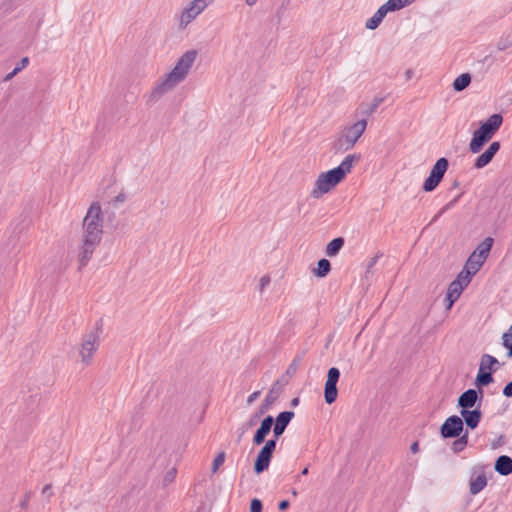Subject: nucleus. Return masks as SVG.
I'll use <instances>...</instances> for the list:
<instances>
[{
  "label": "nucleus",
  "mask_w": 512,
  "mask_h": 512,
  "mask_svg": "<svg viewBox=\"0 0 512 512\" xmlns=\"http://www.w3.org/2000/svg\"><path fill=\"white\" fill-rule=\"evenodd\" d=\"M291 493H292V495H293L294 497H295V496H297V491H296L295 489H292V490H291Z\"/></svg>",
  "instance_id": "54"
},
{
  "label": "nucleus",
  "mask_w": 512,
  "mask_h": 512,
  "mask_svg": "<svg viewBox=\"0 0 512 512\" xmlns=\"http://www.w3.org/2000/svg\"><path fill=\"white\" fill-rule=\"evenodd\" d=\"M100 333L101 330L99 328H95L83 337L79 355L81 357V362L85 366L92 363L93 355L100 346Z\"/></svg>",
  "instance_id": "7"
},
{
  "label": "nucleus",
  "mask_w": 512,
  "mask_h": 512,
  "mask_svg": "<svg viewBox=\"0 0 512 512\" xmlns=\"http://www.w3.org/2000/svg\"><path fill=\"white\" fill-rule=\"evenodd\" d=\"M473 275L468 274V270L460 272L454 281H458L461 287L464 289L471 281Z\"/></svg>",
  "instance_id": "30"
},
{
  "label": "nucleus",
  "mask_w": 512,
  "mask_h": 512,
  "mask_svg": "<svg viewBox=\"0 0 512 512\" xmlns=\"http://www.w3.org/2000/svg\"><path fill=\"white\" fill-rule=\"evenodd\" d=\"M505 338L512 341V325L510 326L509 330L502 335V340Z\"/></svg>",
  "instance_id": "44"
},
{
  "label": "nucleus",
  "mask_w": 512,
  "mask_h": 512,
  "mask_svg": "<svg viewBox=\"0 0 512 512\" xmlns=\"http://www.w3.org/2000/svg\"><path fill=\"white\" fill-rule=\"evenodd\" d=\"M384 101L383 97H375L372 102L367 106V109L363 112L367 116L372 115L377 108L381 105V103Z\"/></svg>",
  "instance_id": "29"
},
{
  "label": "nucleus",
  "mask_w": 512,
  "mask_h": 512,
  "mask_svg": "<svg viewBox=\"0 0 512 512\" xmlns=\"http://www.w3.org/2000/svg\"><path fill=\"white\" fill-rule=\"evenodd\" d=\"M308 471H309V468L308 467H304L300 474H298L296 477H299V476H306L308 474Z\"/></svg>",
  "instance_id": "48"
},
{
  "label": "nucleus",
  "mask_w": 512,
  "mask_h": 512,
  "mask_svg": "<svg viewBox=\"0 0 512 512\" xmlns=\"http://www.w3.org/2000/svg\"><path fill=\"white\" fill-rule=\"evenodd\" d=\"M493 238L492 237H486L476 248V250L472 253L476 255L477 257H481L482 259L486 260L489 252L491 250V247L493 245Z\"/></svg>",
  "instance_id": "20"
},
{
  "label": "nucleus",
  "mask_w": 512,
  "mask_h": 512,
  "mask_svg": "<svg viewBox=\"0 0 512 512\" xmlns=\"http://www.w3.org/2000/svg\"><path fill=\"white\" fill-rule=\"evenodd\" d=\"M260 396V391H255L252 394H250L247 398V404H252L258 397Z\"/></svg>",
  "instance_id": "41"
},
{
  "label": "nucleus",
  "mask_w": 512,
  "mask_h": 512,
  "mask_svg": "<svg viewBox=\"0 0 512 512\" xmlns=\"http://www.w3.org/2000/svg\"><path fill=\"white\" fill-rule=\"evenodd\" d=\"M344 246V239L342 237L334 238L326 246V255L329 257L336 256L341 248Z\"/></svg>",
  "instance_id": "24"
},
{
  "label": "nucleus",
  "mask_w": 512,
  "mask_h": 512,
  "mask_svg": "<svg viewBox=\"0 0 512 512\" xmlns=\"http://www.w3.org/2000/svg\"><path fill=\"white\" fill-rule=\"evenodd\" d=\"M331 270V264L327 259H320L317 263V269L314 271L318 277H325Z\"/></svg>",
  "instance_id": "27"
},
{
  "label": "nucleus",
  "mask_w": 512,
  "mask_h": 512,
  "mask_svg": "<svg viewBox=\"0 0 512 512\" xmlns=\"http://www.w3.org/2000/svg\"><path fill=\"white\" fill-rule=\"evenodd\" d=\"M290 0H287V2H289Z\"/></svg>",
  "instance_id": "59"
},
{
  "label": "nucleus",
  "mask_w": 512,
  "mask_h": 512,
  "mask_svg": "<svg viewBox=\"0 0 512 512\" xmlns=\"http://www.w3.org/2000/svg\"><path fill=\"white\" fill-rule=\"evenodd\" d=\"M479 400V393L475 389L464 391L458 398V406L461 410L471 409Z\"/></svg>",
  "instance_id": "15"
},
{
  "label": "nucleus",
  "mask_w": 512,
  "mask_h": 512,
  "mask_svg": "<svg viewBox=\"0 0 512 512\" xmlns=\"http://www.w3.org/2000/svg\"><path fill=\"white\" fill-rule=\"evenodd\" d=\"M262 502L259 499H253L250 505V512H261Z\"/></svg>",
  "instance_id": "37"
},
{
  "label": "nucleus",
  "mask_w": 512,
  "mask_h": 512,
  "mask_svg": "<svg viewBox=\"0 0 512 512\" xmlns=\"http://www.w3.org/2000/svg\"><path fill=\"white\" fill-rule=\"evenodd\" d=\"M449 162L445 157L439 158L433 165L429 176L423 183V190L425 192H431L436 189L439 183L442 181L447 169Z\"/></svg>",
  "instance_id": "8"
},
{
  "label": "nucleus",
  "mask_w": 512,
  "mask_h": 512,
  "mask_svg": "<svg viewBox=\"0 0 512 512\" xmlns=\"http://www.w3.org/2000/svg\"><path fill=\"white\" fill-rule=\"evenodd\" d=\"M276 444L277 440L269 439L261 448L254 463L256 473H261L269 467L272 455L276 449Z\"/></svg>",
  "instance_id": "9"
},
{
  "label": "nucleus",
  "mask_w": 512,
  "mask_h": 512,
  "mask_svg": "<svg viewBox=\"0 0 512 512\" xmlns=\"http://www.w3.org/2000/svg\"><path fill=\"white\" fill-rule=\"evenodd\" d=\"M294 364H295V361L292 364H290L291 369H294Z\"/></svg>",
  "instance_id": "56"
},
{
  "label": "nucleus",
  "mask_w": 512,
  "mask_h": 512,
  "mask_svg": "<svg viewBox=\"0 0 512 512\" xmlns=\"http://www.w3.org/2000/svg\"><path fill=\"white\" fill-rule=\"evenodd\" d=\"M278 393L275 392L274 388H272L269 393L267 394L263 404L261 405L260 414H263L269 406L274 403V401L277 399Z\"/></svg>",
  "instance_id": "28"
},
{
  "label": "nucleus",
  "mask_w": 512,
  "mask_h": 512,
  "mask_svg": "<svg viewBox=\"0 0 512 512\" xmlns=\"http://www.w3.org/2000/svg\"><path fill=\"white\" fill-rule=\"evenodd\" d=\"M124 200H125V195L122 193L115 197V201H117V202H123Z\"/></svg>",
  "instance_id": "49"
},
{
  "label": "nucleus",
  "mask_w": 512,
  "mask_h": 512,
  "mask_svg": "<svg viewBox=\"0 0 512 512\" xmlns=\"http://www.w3.org/2000/svg\"><path fill=\"white\" fill-rule=\"evenodd\" d=\"M457 202V198L451 200L450 202H448L439 212L438 214L434 217L433 221H435L436 219H438L443 213H445L447 210H449L450 208H452L455 203Z\"/></svg>",
  "instance_id": "36"
},
{
  "label": "nucleus",
  "mask_w": 512,
  "mask_h": 512,
  "mask_svg": "<svg viewBox=\"0 0 512 512\" xmlns=\"http://www.w3.org/2000/svg\"><path fill=\"white\" fill-rule=\"evenodd\" d=\"M479 393L481 394V396H479V399H482V391L480 390Z\"/></svg>",
  "instance_id": "58"
},
{
  "label": "nucleus",
  "mask_w": 512,
  "mask_h": 512,
  "mask_svg": "<svg viewBox=\"0 0 512 512\" xmlns=\"http://www.w3.org/2000/svg\"><path fill=\"white\" fill-rule=\"evenodd\" d=\"M260 415H261V414H260V412H259V413H256L253 417H251V419H250V420H249V422H248V427H252V426H254V425L257 423L258 418H259V416H260Z\"/></svg>",
  "instance_id": "42"
},
{
  "label": "nucleus",
  "mask_w": 512,
  "mask_h": 512,
  "mask_svg": "<svg viewBox=\"0 0 512 512\" xmlns=\"http://www.w3.org/2000/svg\"><path fill=\"white\" fill-rule=\"evenodd\" d=\"M190 5L197 9V11L202 12L209 3H206L204 0H193L190 2Z\"/></svg>",
  "instance_id": "35"
},
{
  "label": "nucleus",
  "mask_w": 512,
  "mask_h": 512,
  "mask_svg": "<svg viewBox=\"0 0 512 512\" xmlns=\"http://www.w3.org/2000/svg\"><path fill=\"white\" fill-rule=\"evenodd\" d=\"M492 372L486 371L484 367L479 365L478 374L475 379V384L478 387H484L493 382Z\"/></svg>",
  "instance_id": "22"
},
{
  "label": "nucleus",
  "mask_w": 512,
  "mask_h": 512,
  "mask_svg": "<svg viewBox=\"0 0 512 512\" xmlns=\"http://www.w3.org/2000/svg\"><path fill=\"white\" fill-rule=\"evenodd\" d=\"M487 482H470V493L472 495L478 494L480 491L484 489Z\"/></svg>",
  "instance_id": "32"
},
{
  "label": "nucleus",
  "mask_w": 512,
  "mask_h": 512,
  "mask_svg": "<svg viewBox=\"0 0 512 512\" xmlns=\"http://www.w3.org/2000/svg\"><path fill=\"white\" fill-rule=\"evenodd\" d=\"M51 485H46L43 490H42V494L43 495H47V497H49L51 495Z\"/></svg>",
  "instance_id": "46"
},
{
  "label": "nucleus",
  "mask_w": 512,
  "mask_h": 512,
  "mask_svg": "<svg viewBox=\"0 0 512 512\" xmlns=\"http://www.w3.org/2000/svg\"><path fill=\"white\" fill-rule=\"evenodd\" d=\"M360 159V154H349L337 167L321 173L315 181L314 188L311 191V196L318 199L325 193H328L332 188L340 183L348 173L351 172L353 163L360 161Z\"/></svg>",
  "instance_id": "3"
},
{
  "label": "nucleus",
  "mask_w": 512,
  "mask_h": 512,
  "mask_svg": "<svg viewBox=\"0 0 512 512\" xmlns=\"http://www.w3.org/2000/svg\"><path fill=\"white\" fill-rule=\"evenodd\" d=\"M467 435H464L457 439L452 446L453 451L459 452L464 449V447L467 445Z\"/></svg>",
  "instance_id": "31"
},
{
  "label": "nucleus",
  "mask_w": 512,
  "mask_h": 512,
  "mask_svg": "<svg viewBox=\"0 0 512 512\" xmlns=\"http://www.w3.org/2000/svg\"><path fill=\"white\" fill-rule=\"evenodd\" d=\"M493 475V470L490 465H478L473 468L470 480H488Z\"/></svg>",
  "instance_id": "19"
},
{
  "label": "nucleus",
  "mask_w": 512,
  "mask_h": 512,
  "mask_svg": "<svg viewBox=\"0 0 512 512\" xmlns=\"http://www.w3.org/2000/svg\"><path fill=\"white\" fill-rule=\"evenodd\" d=\"M410 451L412 453H417L419 451V443L417 441L413 442L410 446Z\"/></svg>",
  "instance_id": "45"
},
{
  "label": "nucleus",
  "mask_w": 512,
  "mask_h": 512,
  "mask_svg": "<svg viewBox=\"0 0 512 512\" xmlns=\"http://www.w3.org/2000/svg\"><path fill=\"white\" fill-rule=\"evenodd\" d=\"M503 123L501 114L495 113L491 115L480 127L474 131L469 144L472 153H478L482 147L492 139Z\"/></svg>",
  "instance_id": "5"
},
{
  "label": "nucleus",
  "mask_w": 512,
  "mask_h": 512,
  "mask_svg": "<svg viewBox=\"0 0 512 512\" xmlns=\"http://www.w3.org/2000/svg\"><path fill=\"white\" fill-rule=\"evenodd\" d=\"M293 411H283L278 414L273 427V438L278 441L279 437L284 433L288 424L294 417Z\"/></svg>",
  "instance_id": "12"
},
{
  "label": "nucleus",
  "mask_w": 512,
  "mask_h": 512,
  "mask_svg": "<svg viewBox=\"0 0 512 512\" xmlns=\"http://www.w3.org/2000/svg\"><path fill=\"white\" fill-rule=\"evenodd\" d=\"M499 149L500 143L498 141L492 142L490 146L475 159L474 168L482 169L488 165L492 161L495 154L499 151Z\"/></svg>",
  "instance_id": "13"
},
{
  "label": "nucleus",
  "mask_w": 512,
  "mask_h": 512,
  "mask_svg": "<svg viewBox=\"0 0 512 512\" xmlns=\"http://www.w3.org/2000/svg\"><path fill=\"white\" fill-rule=\"evenodd\" d=\"M197 57L196 50L185 52L177 61L174 68L165 74L146 95L147 104H155L165 94L173 90L179 83L184 81Z\"/></svg>",
  "instance_id": "2"
},
{
  "label": "nucleus",
  "mask_w": 512,
  "mask_h": 512,
  "mask_svg": "<svg viewBox=\"0 0 512 512\" xmlns=\"http://www.w3.org/2000/svg\"><path fill=\"white\" fill-rule=\"evenodd\" d=\"M463 288L458 281H452L447 290L445 301L447 302V309H450L453 304L459 299L463 292Z\"/></svg>",
  "instance_id": "17"
},
{
  "label": "nucleus",
  "mask_w": 512,
  "mask_h": 512,
  "mask_svg": "<svg viewBox=\"0 0 512 512\" xmlns=\"http://www.w3.org/2000/svg\"><path fill=\"white\" fill-rule=\"evenodd\" d=\"M168 477L174 478L175 477V469H172L168 472Z\"/></svg>",
  "instance_id": "52"
},
{
  "label": "nucleus",
  "mask_w": 512,
  "mask_h": 512,
  "mask_svg": "<svg viewBox=\"0 0 512 512\" xmlns=\"http://www.w3.org/2000/svg\"><path fill=\"white\" fill-rule=\"evenodd\" d=\"M294 364H295V361L292 364H290L291 369H294Z\"/></svg>",
  "instance_id": "57"
},
{
  "label": "nucleus",
  "mask_w": 512,
  "mask_h": 512,
  "mask_svg": "<svg viewBox=\"0 0 512 512\" xmlns=\"http://www.w3.org/2000/svg\"><path fill=\"white\" fill-rule=\"evenodd\" d=\"M486 260L481 257H477L474 254H471L465 264V270H468V274L475 275Z\"/></svg>",
  "instance_id": "21"
},
{
  "label": "nucleus",
  "mask_w": 512,
  "mask_h": 512,
  "mask_svg": "<svg viewBox=\"0 0 512 512\" xmlns=\"http://www.w3.org/2000/svg\"><path fill=\"white\" fill-rule=\"evenodd\" d=\"M503 395L507 398L512 397V381L507 383L503 389Z\"/></svg>",
  "instance_id": "40"
},
{
  "label": "nucleus",
  "mask_w": 512,
  "mask_h": 512,
  "mask_svg": "<svg viewBox=\"0 0 512 512\" xmlns=\"http://www.w3.org/2000/svg\"><path fill=\"white\" fill-rule=\"evenodd\" d=\"M498 360L489 354H484L481 358L480 366L484 367L486 371L495 372L497 370Z\"/></svg>",
  "instance_id": "25"
},
{
  "label": "nucleus",
  "mask_w": 512,
  "mask_h": 512,
  "mask_svg": "<svg viewBox=\"0 0 512 512\" xmlns=\"http://www.w3.org/2000/svg\"><path fill=\"white\" fill-rule=\"evenodd\" d=\"M471 82V76L470 74L468 73H464V74H461L459 75L453 82V89L455 91H462L464 90L466 87H468V85L470 84Z\"/></svg>",
  "instance_id": "26"
},
{
  "label": "nucleus",
  "mask_w": 512,
  "mask_h": 512,
  "mask_svg": "<svg viewBox=\"0 0 512 512\" xmlns=\"http://www.w3.org/2000/svg\"><path fill=\"white\" fill-rule=\"evenodd\" d=\"M83 238L79 254L80 269L87 265L103 235V214L99 202H93L83 219Z\"/></svg>",
  "instance_id": "1"
},
{
  "label": "nucleus",
  "mask_w": 512,
  "mask_h": 512,
  "mask_svg": "<svg viewBox=\"0 0 512 512\" xmlns=\"http://www.w3.org/2000/svg\"><path fill=\"white\" fill-rule=\"evenodd\" d=\"M257 1H258V0H245V3H246L248 6L252 7V6H254V5L257 3Z\"/></svg>",
  "instance_id": "50"
},
{
  "label": "nucleus",
  "mask_w": 512,
  "mask_h": 512,
  "mask_svg": "<svg viewBox=\"0 0 512 512\" xmlns=\"http://www.w3.org/2000/svg\"><path fill=\"white\" fill-rule=\"evenodd\" d=\"M274 423V418L270 415L265 417L260 427L256 430L254 437H253V443L255 445H260L265 441L266 436L270 433L272 426Z\"/></svg>",
  "instance_id": "14"
},
{
  "label": "nucleus",
  "mask_w": 512,
  "mask_h": 512,
  "mask_svg": "<svg viewBox=\"0 0 512 512\" xmlns=\"http://www.w3.org/2000/svg\"><path fill=\"white\" fill-rule=\"evenodd\" d=\"M271 282V278L269 275H264L260 278V281H259V291L262 293L264 292V290L266 289V287L269 286Z\"/></svg>",
  "instance_id": "34"
},
{
  "label": "nucleus",
  "mask_w": 512,
  "mask_h": 512,
  "mask_svg": "<svg viewBox=\"0 0 512 512\" xmlns=\"http://www.w3.org/2000/svg\"><path fill=\"white\" fill-rule=\"evenodd\" d=\"M340 378V371L336 367H331L327 373V380L324 386V399L327 404H332L335 402L338 390L337 383Z\"/></svg>",
  "instance_id": "10"
},
{
  "label": "nucleus",
  "mask_w": 512,
  "mask_h": 512,
  "mask_svg": "<svg viewBox=\"0 0 512 512\" xmlns=\"http://www.w3.org/2000/svg\"><path fill=\"white\" fill-rule=\"evenodd\" d=\"M462 430L463 420L457 415H452L442 424L440 433L443 438H456L461 434Z\"/></svg>",
  "instance_id": "11"
},
{
  "label": "nucleus",
  "mask_w": 512,
  "mask_h": 512,
  "mask_svg": "<svg viewBox=\"0 0 512 512\" xmlns=\"http://www.w3.org/2000/svg\"><path fill=\"white\" fill-rule=\"evenodd\" d=\"M414 1L415 0H388L378 8V10L373 14L371 18L366 21L365 27L369 30L376 29L381 24L388 12L398 11L410 5Z\"/></svg>",
  "instance_id": "6"
},
{
  "label": "nucleus",
  "mask_w": 512,
  "mask_h": 512,
  "mask_svg": "<svg viewBox=\"0 0 512 512\" xmlns=\"http://www.w3.org/2000/svg\"><path fill=\"white\" fill-rule=\"evenodd\" d=\"M367 127V119H361L355 123L340 128L332 143V149L336 153H343L352 149Z\"/></svg>",
  "instance_id": "4"
},
{
  "label": "nucleus",
  "mask_w": 512,
  "mask_h": 512,
  "mask_svg": "<svg viewBox=\"0 0 512 512\" xmlns=\"http://www.w3.org/2000/svg\"><path fill=\"white\" fill-rule=\"evenodd\" d=\"M298 403H299V399H298V398H294V399H292V401H291V405H292V406H297V405H298Z\"/></svg>",
  "instance_id": "51"
},
{
  "label": "nucleus",
  "mask_w": 512,
  "mask_h": 512,
  "mask_svg": "<svg viewBox=\"0 0 512 512\" xmlns=\"http://www.w3.org/2000/svg\"><path fill=\"white\" fill-rule=\"evenodd\" d=\"M27 506V500L21 502V507L22 508H25Z\"/></svg>",
  "instance_id": "53"
},
{
  "label": "nucleus",
  "mask_w": 512,
  "mask_h": 512,
  "mask_svg": "<svg viewBox=\"0 0 512 512\" xmlns=\"http://www.w3.org/2000/svg\"><path fill=\"white\" fill-rule=\"evenodd\" d=\"M289 505H290L289 501L283 500L279 503L278 508H279V510L284 511L289 507Z\"/></svg>",
  "instance_id": "43"
},
{
  "label": "nucleus",
  "mask_w": 512,
  "mask_h": 512,
  "mask_svg": "<svg viewBox=\"0 0 512 512\" xmlns=\"http://www.w3.org/2000/svg\"><path fill=\"white\" fill-rule=\"evenodd\" d=\"M19 71H16V67L12 70V72H10L7 76H6V80H9L11 79L12 77H14Z\"/></svg>",
  "instance_id": "47"
},
{
  "label": "nucleus",
  "mask_w": 512,
  "mask_h": 512,
  "mask_svg": "<svg viewBox=\"0 0 512 512\" xmlns=\"http://www.w3.org/2000/svg\"><path fill=\"white\" fill-rule=\"evenodd\" d=\"M201 12L197 11L196 8L191 6L190 4L182 11L180 17V24L182 26L188 25L192 20H194Z\"/></svg>",
  "instance_id": "23"
},
{
  "label": "nucleus",
  "mask_w": 512,
  "mask_h": 512,
  "mask_svg": "<svg viewBox=\"0 0 512 512\" xmlns=\"http://www.w3.org/2000/svg\"><path fill=\"white\" fill-rule=\"evenodd\" d=\"M29 63L28 57L22 58L16 65V71H21L24 69Z\"/></svg>",
  "instance_id": "38"
},
{
  "label": "nucleus",
  "mask_w": 512,
  "mask_h": 512,
  "mask_svg": "<svg viewBox=\"0 0 512 512\" xmlns=\"http://www.w3.org/2000/svg\"><path fill=\"white\" fill-rule=\"evenodd\" d=\"M502 345L508 349L507 356L512 357V341L510 339H503Z\"/></svg>",
  "instance_id": "39"
},
{
  "label": "nucleus",
  "mask_w": 512,
  "mask_h": 512,
  "mask_svg": "<svg viewBox=\"0 0 512 512\" xmlns=\"http://www.w3.org/2000/svg\"><path fill=\"white\" fill-rule=\"evenodd\" d=\"M460 414H461L466 426L471 430L477 428V426L479 425V422L481 420V417H482V413L479 408H476L473 410H471V409L461 410Z\"/></svg>",
  "instance_id": "16"
},
{
  "label": "nucleus",
  "mask_w": 512,
  "mask_h": 512,
  "mask_svg": "<svg viewBox=\"0 0 512 512\" xmlns=\"http://www.w3.org/2000/svg\"><path fill=\"white\" fill-rule=\"evenodd\" d=\"M406 74H407V77L410 78L412 72L410 70H408Z\"/></svg>",
  "instance_id": "55"
},
{
  "label": "nucleus",
  "mask_w": 512,
  "mask_h": 512,
  "mask_svg": "<svg viewBox=\"0 0 512 512\" xmlns=\"http://www.w3.org/2000/svg\"><path fill=\"white\" fill-rule=\"evenodd\" d=\"M495 471L502 476H507L512 473V458L507 455H501L495 462Z\"/></svg>",
  "instance_id": "18"
},
{
  "label": "nucleus",
  "mask_w": 512,
  "mask_h": 512,
  "mask_svg": "<svg viewBox=\"0 0 512 512\" xmlns=\"http://www.w3.org/2000/svg\"><path fill=\"white\" fill-rule=\"evenodd\" d=\"M225 461V453L224 452H220L217 454V456L215 457L214 461H213V465H212V471L215 472L218 470V468L223 465Z\"/></svg>",
  "instance_id": "33"
}]
</instances>
